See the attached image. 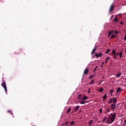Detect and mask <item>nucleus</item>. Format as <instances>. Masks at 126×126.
I'll use <instances>...</instances> for the list:
<instances>
[{
    "instance_id": "nucleus-1",
    "label": "nucleus",
    "mask_w": 126,
    "mask_h": 126,
    "mask_svg": "<svg viewBox=\"0 0 126 126\" xmlns=\"http://www.w3.org/2000/svg\"><path fill=\"white\" fill-rule=\"evenodd\" d=\"M115 120H116V113L111 114L108 116L106 123L110 125V124H113L115 122Z\"/></svg>"
},
{
    "instance_id": "nucleus-2",
    "label": "nucleus",
    "mask_w": 126,
    "mask_h": 126,
    "mask_svg": "<svg viewBox=\"0 0 126 126\" xmlns=\"http://www.w3.org/2000/svg\"><path fill=\"white\" fill-rule=\"evenodd\" d=\"M1 85L4 88L5 92L7 94V88H6V84L5 83V82L3 81Z\"/></svg>"
},
{
    "instance_id": "nucleus-3",
    "label": "nucleus",
    "mask_w": 126,
    "mask_h": 126,
    "mask_svg": "<svg viewBox=\"0 0 126 126\" xmlns=\"http://www.w3.org/2000/svg\"><path fill=\"white\" fill-rule=\"evenodd\" d=\"M117 106V104L116 103H112L110 105V109L111 110H115L116 106Z\"/></svg>"
},
{
    "instance_id": "nucleus-4",
    "label": "nucleus",
    "mask_w": 126,
    "mask_h": 126,
    "mask_svg": "<svg viewBox=\"0 0 126 126\" xmlns=\"http://www.w3.org/2000/svg\"><path fill=\"white\" fill-rule=\"evenodd\" d=\"M94 56L96 57V59H98V58H100V57L102 56V53H99L98 54L96 53Z\"/></svg>"
},
{
    "instance_id": "nucleus-5",
    "label": "nucleus",
    "mask_w": 126,
    "mask_h": 126,
    "mask_svg": "<svg viewBox=\"0 0 126 126\" xmlns=\"http://www.w3.org/2000/svg\"><path fill=\"white\" fill-rule=\"evenodd\" d=\"M88 70H89L88 68H86L84 71V74H85L86 75V74L88 73Z\"/></svg>"
},
{
    "instance_id": "nucleus-6",
    "label": "nucleus",
    "mask_w": 126,
    "mask_h": 126,
    "mask_svg": "<svg viewBox=\"0 0 126 126\" xmlns=\"http://www.w3.org/2000/svg\"><path fill=\"white\" fill-rule=\"evenodd\" d=\"M113 9H114V4H112L109 7V11H112Z\"/></svg>"
},
{
    "instance_id": "nucleus-7",
    "label": "nucleus",
    "mask_w": 126,
    "mask_h": 126,
    "mask_svg": "<svg viewBox=\"0 0 126 126\" xmlns=\"http://www.w3.org/2000/svg\"><path fill=\"white\" fill-rule=\"evenodd\" d=\"M86 103H87V102H86V101L84 100V99L80 101V104H85Z\"/></svg>"
},
{
    "instance_id": "nucleus-8",
    "label": "nucleus",
    "mask_w": 126,
    "mask_h": 126,
    "mask_svg": "<svg viewBox=\"0 0 126 126\" xmlns=\"http://www.w3.org/2000/svg\"><path fill=\"white\" fill-rule=\"evenodd\" d=\"M112 102L113 104H116V103H117V98L115 97L114 98L112 99Z\"/></svg>"
},
{
    "instance_id": "nucleus-9",
    "label": "nucleus",
    "mask_w": 126,
    "mask_h": 126,
    "mask_svg": "<svg viewBox=\"0 0 126 126\" xmlns=\"http://www.w3.org/2000/svg\"><path fill=\"white\" fill-rule=\"evenodd\" d=\"M121 75H122V73H118L117 74L116 76V77H117V78H119V77H120V76H121Z\"/></svg>"
},
{
    "instance_id": "nucleus-10",
    "label": "nucleus",
    "mask_w": 126,
    "mask_h": 126,
    "mask_svg": "<svg viewBox=\"0 0 126 126\" xmlns=\"http://www.w3.org/2000/svg\"><path fill=\"white\" fill-rule=\"evenodd\" d=\"M93 123V120H90L89 123V126H92Z\"/></svg>"
},
{
    "instance_id": "nucleus-11",
    "label": "nucleus",
    "mask_w": 126,
    "mask_h": 126,
    "mask_svg": "<svg viewBox=\"0 0 126 126\" xmlns=\"http://www.w3.org/2000/svg\"><path fill=\"white\" fill-rule=\"evenodd\" d=\"M110 112H111V109L110 108H107V109H106L105 113V114H107V113H109Z\"/></svg>"
},
{
    "instance_id": "nucleus-12",
    "label": "nucleus",
    "mask_w": 126,
    "mask_h": 126,
    "mask_svg": "<svg viewBox=\"0 0 126 126\" xmlns=\"http://www.w3.org/2000/svg\"><path fill=\"white\" fill-rule=\"evenodd\" d=\"M104 89H103L102 88H100L98 89V91H99V93H101L102 92H103Z\"/></svg>"
},
{
    "instance_id": "nucleus-13",
    "label": "nucleus",
    "mask_w": 126,
    "mask_h": 126,
    "mask_svg": "<svg viewBox=\"0 0 126 126\" xmlns=\"http://www.w3.org/2000/svg\"><path fill=\"white\" fill-rule=\"evenodd\" d=\"M95 51H96V47H94V48L93 49V51H92V52L91 54H92V55H93V54H94V53H95Z\"/></svg>"
},
{
    "instance_id": "nucleus-14",
    "label": "nucleus",
    "mask_w": 126,
    "mask_h": 126,
    "mask_svg": "<svg viewBox=\"0 0 126 126\" xmlns=\"http://www.w3.org/2000/svg\"><path fill=\"white\" fill-rule=\"evenodd\" d=\"M111 103H113V98L110 99L109 101L108 102V104H111Z\"/></svg>"
},
{
    "instance_id": "nucleus-15",
    "label": "nucleus",
    "mask_w": 126,
    "mask_h": 126,
    "mask_svg": "<svg viewBox=\"0 0 126 126\" xmlns=\"http://www.w3.org/2000/svg\"><path fill=\"white\" fill-rule=\"evenodd\" d=\"M112 33H114L113 31H111L108 33V37H110V36H111V34H112Z\"/></svg>"
},
{
    "instance_id": "nucleus-16",
    "label": "nucleus",
    "mask_w": 126,
    "mask_h": 126,
    "mask_svg": "<svg viewBox=\"0 0 126 126\" xmlns=\"http://www.w3.org/2000/svg\"><path fill=\"white\" fill-rule=\"evenodd\" d=\"M107 98V94H105L104 96L102 97L103 100H105Z\"/></svg>"
},
{
    "instance_id": "nucleus-17",
    "label": "nucleus",
    "mask_w": 126,
    "mask_h": 126,
    "mask_svg": "<svg viewBox=\"0 0 126 126\" xmlns=\"http://www.w3.org/2000/svg\"><path fill=\"white\" fill-rule=\"evenodd\" d=\"M107 121V117H105L102 120V123H104V122H106Z\"/></svg>"
},
{
    "instance_id": "nucleus-18",
    "label": "nucleus",
    "mask_w": 126,
    "mask_h": 126,
    "mask_svg": "<svg viewBox=\"0 0 126 126\" xmlns=\"http://www.w3.org/2000/svg\"><path fill=\"white\" fill-rule=\"evenodd\" d=\"M78 99L79 100H81V99H82V96H81V95H79L78 96Z\"/></svg>"
},
{
    "instance_id": "nucleus-19",
    "label": "nucleus",
    "mask_w": 126,
    "mask_h": 126,
    "mask_svg": "<svg viewBox=\"0 0 126 126\" xmlns=\"http://www.w3.org/2000/svg\"><path fill=\"white\" fill-rule=\"evenodd\" d=\"M119 57L120 58H122V57H123V52H121L119 53Z\"/></svg>"
},
{
    "instance_id": "nucleus-20",
    "label": "nucleus",
    "mask_w": 126,
    "mask_h": 126,
    "mask_svg": "<svg viewBox=\"0 0 126 126\" xmlns=\"http://www.w3.org/2000/svg\"><path fill=\"white\" fill-rule=\"evenodd\" d=\"M118 21H119V20L118 19V18L117 17H116L114 20V21H115V22H118Z\"/></svg>"
},
{
    "instance_id": "nucleus-21",
    "label": "nucleus",
    "mask_w": 126,
    "mask_h": 126,
    "mask_svg": "<svg viewBox=\"0 0 126 126\" xmlns=\"http://www.w3.org/2000/svg\"><path fill=\"white\" fill-rule=\"evenodd\" d=\"M121 88H118V89H117V91H116V92L117 93H119V92H120V91H121Z\"/></svg>"
},
{
    "instance_id": "nucleus-22",
    "label": "nucleus",
    "mask_w": 126,
    "mask_h": 126,
    "mask_svg": "<svg viewBox=\"0 0 126 126\" xmlns=\"http://www.w3.org/2000/svg\"><path fill=\"white\" fill-rule=\"evenodd\" d=\"M87 99H88V97L87 96H84L83 97V100H84L85 101V100H87Z\"/></svg>"
},
{
    "instance_id": "nucleus-23",
    "label": "nucleus",
    "mask_w": 126,
    "mask_h": 126,
    "mask_svg": "<svg viewBox=\"0 0 126 126\" xmlns=\"http://www.w3.org/2000/svg\"><path fill=\"white\" fill-rule=\"evenodd\" d=\"M70 111H71V108L70 107L67 111V114H68Z\"/></svg>"
},
{
    "instance_id": "nucleus-24",
    "label": "nucleus",
    "mask_w": 126,
    "mask_h": 126,
    "mask_svg": "<svg viewBox=\"0 0 126 126\" xmlns=\"http://www.w3.org/2000/svg\"><path fill=\"white\" fill-rule=\"evenodd\" d=\"M109 59H110V57H108L106 59V60L105 61V63H108V60H109Z\"/></svg>"
},
{
    "instance_id": "nucleus-25",
    "label": "nucleus",
    "mask_w": 126,
    "mask_h": 126,
    "mask_svg": "<svg viewBox=\"0 0 126 126\" xmlns=\"http://www.w3.org/2000/svg\"><path fill=\"white\" fill-rule=\"evenodd\" d=\"M113 92H114V90L113 89L110 90V94L112 95L113 94Z\"/></svg>"
},
{
    "instance_id": "nucleus-26",
    "label": "nucleus",
    "mask_w": 126,
    "mask_h": 126,
    "mask_svg": "<svg viewBox=\"0 0 126 126\" xmlns=\"http://www.w3.org/2000/svg\"><path fill=\"white\" fill-rule=\"evenodd\" d=\"M94 83V80H92L90 84V85H92Z\"/></svg>"
},
{
    "instance_id": "nucleus-27",
    "label": "nucleus",
    "mask_w": 126,
    "mask_h": 126,
    "mask_svg": "<svg viewBox=\"0 0 126 126\" xmlns=\"http://www.w3.org/2000/svg\"><path fill=\"white\" fill-rule=\"evenodd\" d=\"M103 111V109L102 108H100L99 109V113L102 114V112Z\"/></svg>"
},
{
    "instance_id": "nucleus-28",
    "label": "nucleus",
    "mask_w": 126,
    "mask_h": 126,
    "mask_svg": "<svg viewBox=\"0 0 126 126\" xmlns=\"http://www.w3.org/2000/svg\"><path fill=\"white\" fill-rule=\"evenodd\" d=\"M112 54H116V50L115 49L112 50Z\"/></svg>"
},
{
    "instance_id": "nucleus-29",
    "label": "nucleus",
    "mask_w": 126,
    "mask_h": 126,
    "mask_svg": "<svg viewBox=\"0 0 126 126\" xmlns=\"http://www.w3.org/2000/svg\"><path fill=\"white\" fill-rule=\"evenodd\" d=\"M78 109H79V106H77L75 109V112H76Z\"/></svg>"
},
{
    "instance_id": "nucleus-30",
    "label": "nucleus",
    "mask_w": 126,
    "mask_h": 126,
    "mask_svg": "<svg viewBox=\"0 0 126 126\" xmlns=\"http://www.w3.org/2000/svg\"><path fill=\"white\" fill-rule=\"evenodd\" d=\"M94 76H95V75L91 76L90 77V79H92V78H93V77H94Z\"/></svg>"
},
{
    "instance_id": "nucleus-31",
    "label": "nucleus",
    "mask_w": 126,
    "mask_h": 126,
    "mask_svg": "<svg viewBox=\"0 0 126 126\" xmlns=\"http://www.w3.org/2000/svg\"><path fill=\"white\" fill-rule=\"evenodd\" d=\"M97 67H98L97 66H96L95 67V68L94 69V72H95L96 71V70L97 69Z\"/></svg>"
},
{
    "instance_id": "nucleus-32",
    "label": "nucleus",
    "mask_w": 126,
    "mask_h": 126,
    "mask_svg": "<svg viewBox=\"0 0 126 126\" xmlns=\"http://www.w3.org/2000/svg\"><path fill=\"white\" fill-rule=\"evenodd\" d=\"M72 125H74V122H73V121H71V122L70 123V126H72Z\"/></svg>"
},
{
    "instance_id": "nucleus-33",
    "label": "nucleus",
    "mask_w": 126,
    "mask_h": 126,
    "mask_svg": "<svg viewBox=\"0 0 126 126\" xmlns=\"http://www.w3.org/2000/svg\"><path fill=\"white\" fill-rule=\"evenodd\" d=\"M115 37H116V35H115V34H112V35H111V38H115Z\"/></svg>"
},
{
    "instance_id": "nucleus-34",
    "label": "nucleus",
    "mask_w": 126,
    "mask_h": 126,
    "mask_svg": "<svg viewBox=\"0 0 126 126\" xmlns=\"http://www.w3.org/2000/svg\"><path fill=\"white\" fill-rule=\"evenodd\" d=\"M109 52H110V49H107L106 52L105 53V54H108Z\"/></svg>"
},
{
    "instance_id": "nucleus-35",
    "label": "nucleus",
    "mask_w": 126,
    "mask_h": 126,
    "mask_svg": "<svg viewBox=\"0 0 126 126\" xmlns=\"http://www.w3.org/2000/svg\"><path fill=\"white\" fill-rule=\"evenodd\" d=\"M104 63H105L104 62H102L101 65V67H103V64H104Z\"/></svg>"
},
{
    "instance_id": "nucleus-36",
    "label": "nucleus",
    "mask_w": 126,
    "mask_h": 126,
    "mask_svg": "<svg viewBox=\"0 0 126 126\" xmlns=\"http://www.w3.org/2000/svg\"><path fill=\"white\" fill-rule=\"evenodd\" d=\"M118 33H119V32H118V31H116L115 32V34H118Z\"/></svg>"
},
{
    "instance_id": "nucleus-37",
    "label": "nucleus",
    "mask_w": 126,
    "mask_h": 126,
    "mask_svg": "<svg viewBox=\"0 0 126 126\" xmlns=\"http://www.w3.org/2000/svg\"><path fill=\"white\" fill-rule=\"evenodd\" d=\"M124 39L126 41V34L125 35V36L124 37Z\"/></svg>"
},
{
    "instance_id": "nucleus-38",
    "label": "nucleus",
    "mask_w": 126,
    "mask_h": 126,
    "mask_svg": "<svg viewBox=\"0 0 126 126\" xmlns=\"http://www.w3.org/2000/svg\"><path fill=\"white\" fill-rule=\"evenodd\" d=\"M68 124H69L68 122H66V123H65V125H68Z\"/></svg>"
},
{
    "instance_id": "nucleus-39",
    "label": "nucleus",
    "mask_w": 126,
    "mask_h": 126,
    "mask_svg": "<svg viewBox=\"0 0 126 126\" xmlns=\"http://www.w3.org/2000/svg\"><path fill=\"white\" fill-rule=\"evenodd\" d=\"M114 17V15H112L111 18H110V19H112V18H113Z\"/></svg>"
},
{
    "instance_id": "nucleus-40",
    "label": "nucleus",
    "mask_w": 126,
    "mask_h": 126,
    "mask_svg": "<svg viewBox=\"0 0 126 126\" xmlns=\"http://www.w3.org/2000/svg\"><path fill=\"white\" fill-rule=\"evenodd\" d=\"M88 93H90V89H89V91L88 92Z\"/></svg>"
},
{
    "instance_id": "nucleus-41",
    "label": "nucleus",
    "mask_w": 126,
    "mask_h": 126,
    "mask_svg": "<svg viewBox=\"0 0 126 126\" xmlns=\"http://www.w3.org/2000/svg\"><path fill=\"white\" fill-rule=\"evenodd\" d=\"M8 113H11V111H10V110H8Z\"/></svg>"
},
{
    "instance_id": "nucleus-42",
    "label": "nucleus",
    "mask_w": 126,
    "mask_h": 126,
    "mask_svg": "<svg viewBox=\"0 0 126 126\" xmlns=\"http://www.w3.org/2000/svg\"><path fill=\"white\" fill-rule=\"evenodd\" d=\"M120 24H121V25H123V22H121Z\"/></svg>"
},
{
    "instance_id": "nucleus-43",
    "label": "nucleus",
    "mask_w": 126,
    "mask_h": 126,
    "mask_svg": "<svg viewBox=\"0 0 126 126\" xmlns=\"http://www.w3.org/2000/svg\"><path fill=\"white\" fill-rule=\"evenodd\" d=\"M114 58H116V53H114Z\"/></svg>"
},
{
    "instance_id": "nucleus-44",
    "label": "nucleus",
    "mask_w": 126,
    "mask_h": 126,
    "mask_svg": "<svg viewBox=\"0 0 126 126\" xmlns=\"http://www.w3.org/2000/svg\"><path fill=\"white\" fill-rule=\"evenodd\" d=\"M120 53H119V52L117 53V55L118 56V55H119Z\"/></svg>"
},
{
    "instance_id": "nucleus-45",
    "label": "nucleus",
    "mask_w": 126,
    "mask_h": 126,
    "mask_svg": "<svg viewBox=\"0 0 126 126\" xmlns=\"http://www.w3.org/2000/svg\"><path fill=\"white\" fill-rule=\"evenodd\" d=\"M13 114H12V113H11V115H12Z\"/></svg>"
}]
</instances>
